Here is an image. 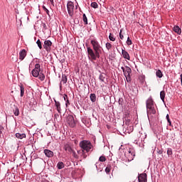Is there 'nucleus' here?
<instances>
[{"instance_id": "1", "label": "nucleus", "mask_w": 182, "mask_h": 182, "mask_svg": "<svg viewBox=\"0 0 182 182\" xmlns=\"http://www.w3.org/2000/svg\"><path fill=\"white\" fill-rule=\"evenodd\" d=\"M148 114H156V109H154V101L151 97H149L146 102Z\"/></svg>"}, {"instance_id": "2", "label": "nucleus", "mask_w": 182, "mask_h": 182, "mask_svg": "<svg viewBox=\"0 0 182 182\" xmlns=\"http://www.w3.org/2000/svg\"><path fill=\"white\" fill-rule=\"evenodd\" d=\"M91 45L92 46L93 50L97 54V58H100V53H102V46H100L99 42L96 40H92Z\"/></svg>"}, {"instance_id": "3", "label": "nucleus", "mask_w": 182, "mask_h": 182, "mask_svg": "<svg viewBox=\"0 0 182 182\" xmlns=\"http://www.w3.org/2000/svg\"><path fill=\"white\" fill-rule=\"evenodd\" d=\"M122 70L123 71V73L127 79V82L129 83V82H132V77L130 76V74L132 73V68L129 66H124L121 68Z\"/></svg>"}, {"instance_id": "4", "label": "nucleus", "mask_w": 182, "mask_h": 182, "mask_svg": "<svg viewBox=\"0 0 182 182\" xmlns=\"http://www.w3.org/2000/svg\"><path fill=\"white\" fill-rule=\"evenodd\" d=\"M80 147L83 150H86L87 152H89L93 146H92V143H90V141L84 140L80 143Z\"/></svg>"}, {"instance_id": "5", "label": "nucleus", "mask_w": 182, "mask_h": 182, "mask_svg": "<svg viewBox=\"0 0 182 182\" xmlns=\"http://www.w3.org/2000/svg\"><path fill=\"white\" fill-rule=\"evenodd\" d=\"M87 53H88V58L90 59V60H96L97 59V54L96 52H94L90 47L87 48Z\"/></svg>"}, {"instance_id": "6", "label": "nucleus", "mask_w": 182, "mask_h": 182, "mask_svg": "<svg viewBox=\"0 0 182 182\" xmlns=\"http://www.w3.org/2000/svg\"><path fill=\"white\" fill-rule=\"evenodd\" d=\"M68 12L70 16H73V11L75 9V4L72 1H68L67 4Z\"/></svg>"}, {"instance_id": "7", "label": "nucleus", "mask_w": 182, "mask_h": 182, "mask_svg": "<svg viewBox=\"0 0 182 182\" xmlns=\"http://www.w3.org/2000/svg\"><path fill=\"white\" fill-rule=\"evenodd\" d=\"M39 72H41V65L36 64L35 68L31 71L33 77H38L39 76Z\"/></svg>"}, {"instance_id": "8", "label": "nucleus", "mask_w": 182, "mask_h": 182, "mask_svg": "<svg viewBox=\"0 0 182 182\" xmlns=\"http://www.w3.org/2000/svg\"><path fill=\"white\" fill-rule=\"evenodd\" d=\"M67 123L71 127H75L76 126V122H75V117L73 115H68L67 117Z\"/></svg>"}, {"instance_id": "9", "label": "nucleus", "mask_w": 182, "mask_h": 182, "mask_svg": "<svg viewBox=\"0 0 182 182\" xmlns=\"http://www.w3.org/2000/svg\"><path fill=\"white\" fill-rule=\"evenodd\" d=\"M52 46V41L46 40L44 41L43 48L47 52H50V47Z\"/></svg>"}, {"instance_id": "10", "label": "nucleus", "mask_w": 182, "mask_h": 182, "mask_svg": "<svg viewBox=\"0 0 182 182\" xmlns=\"http://www.w3.org/2000/svg\"><path fill=\"white\" fill-rule=\"evenodd\" d=\"M139 182H147V174L146 173H140L138 176Z\"/></svg>"}, {"instance_id": "11", "label": "nucleus", "mask_w": 182, "mask_h": 182, "mask_svg": "<svg viewBox=\"0 0 182 182\" xmlns=\"http://www.w3.org/2000/svg\"><path fill=\"white\" fill-rule=\"evenodd\" d=\"M26 58V50L23 49L19 53V59L20 60H23Z\"/></svg>"}, {"instance_id": "12", "label": "nucleus", "mask_w": 182, "mask_h": 182, "mask_svg": "<svg viewBox=\"0 0 182 182\" xmlns=\"http://www.w3.org/2000/svg\"><path fill=\"white\" fill-rule=\"evenodd\" d=\"M122 55L124 59H127V60H130V55L125 50H122Z\"/></svg>"}, {"instance_id": "13", "label": "nucleus", "mask_w": 182, "mask_h": 182, "mask_svg": "<svg viewBox=\"0 0 182 182\" xmlns=\"http://www.w3.org/2000/svg\"><path fill=\"white\" fill-rule=\"evenodd\" d=\"M43 153L46 156V157H48V158H50L53 156V151L49 149H44Z\"/></svg>"}, {"instance_id": "14", "label": "nucleus", "mask_w": 182, "mask_h": 182, "mask_svg": "<svg viewBox=\"0 0 182 182\" xmlns=\"http://www.w3.org/2000/svg\"><path fill=\"white\" fill-rule=\"evenodd\" d=\"M64 150L70 154H72V151H73V149H72V147H70V145H69L68 144L64 146Z\"/></svg>"}, {"instance_id": "15", "label": "nucleus", "mask_w": 182, "mask_h": 182, "mask_svg": "<svg viewBox=\"0 0 182 182\" xmlns=\"http://www.w3.org/2000/svg\"><path fill=\"white\" fill-rule=\"evenodd\" d=\"M127 156L128 157L129 161H132V160L134 159L135 155L134 153L132 152V151L129 150Z\"/></svg>"}, {"instance_id": "16", "label": "nucleus", "mask_w": 182, "mask_h": 182, "mask_svg": "<svg viewBox=\"0 0 182 182\" xmlns=\"http://www.w3.org/2000/svg\"><path fill=\"white\" fill-rule=\"evenodd\" d=\"M173 29L176 33H178V35L181 34V28H180L178 26H174Z\"/></svg>"}, {"instance_id": "17", "label": "nucleus", "mask_w": 182, "mask_h": 182, "mask_svg": "<svg viewBox=\"0 0 182 182\" xmlns=\"http://www.w3.org/2000/svg\"><path fill=\"white\" fill-rule=\"evenodd\" d=\"M16 137H17V139H20L21 140V139H25L26 137V134H21V133H16Z\"/></svg>"}, {"instance_id": "18", "label": "nucleus", "mask_w": 182, "mask_h": 182, "mask_svg": "<svg viewBox=\"0 0 182 182\" xmlns=\"http://www.w3.org/2000/svg\"><path fill=\"white\" fill-rule=\"evenodd\" d=\"M67 82H68V77L66 76V75L63 74L61 83H63V85H65V83H67Z\"/></svg>"}, {"instance_id": "19", "label": "nucleus", "mask_w": 182, "mask_h": 182, "mask_svg": "<svg viewBox=\"0 0 182 182\" xmlns=\"http://www.w3.org/2000/svg\"><path fill=\"white\" fill-rule=\"evenodd\" d=\"M65 167V164H63V162L62 161H59L57 164V168H58V170H62V168H63Z\"/></svg>"}, {"instance_id": "20", "label": "nucleus", "mask_w": 182, "mask_h": 182, "mask_svg": "<svg viewBox=\"0 0 182 182\" xmlns=\"http://www.w3.org/2000/svg\"><path fill=\"white\" fill-rule=\"evenodd\" d=\"M160 97H161V100H162V102H164V99L166 97V92L164 90L161 91Z\"/></svg>"}, {"instance_id": "21", "label": "nucleus", "mask_w": 182, "mask_h": 182, "mask_svg": "<svg viewBox=\"0 0 182 182\" xmlns=\"http://www.w3.org/2000/svg\"><path fill=\"white\" fill-rule=\"evenodd\" d=\"M55 107H56L57 111L58 112V113H60V111H61L60 102L55 100Z\"/></svg>"}, {"instance_id": "22", "label": "nucleus", "mask_w": 182, "mask_h": 182, "mask_svg": "<svg viewBox=\"0 0 182 182\" xmlns=\"http://www.w3.org/2000/svg\"><path fill=\"white\" fill-rule=\"evenodd\" d=\"M99 79L100 80H101V82H105V79H106V74L105 73L100 74L99 76Z\"/></svg>"}, {"instance_id": "23", "label": "nucleus", "mask_w": 182, "mask_h": 182, "mask_svg": "<svg viewBox=\"0 0 182 182\" xmlns=\"http://www.w3.org/2000/svg\"><path fill=\"white\" fill-rule=\"evenodd\" d=\"M90 100L91 102H92L93 103H95V102H96V95L95 94H90Z\"/></svg>"}, {"instance_id": "24", "label": "nucleus", "mask_w": 182, "mask_h": 182, "mask_svg": "<svg viewBox=\"0 0 182 182\" xmlns=\"http://www.w3.org/2000/svg\"><path fill=\"white\" fill-rule=\"evenodd\" d=\"M38 79L40 80H41V82H43V80H45V75L42 73H40V74L38 75Z\"/></svg>"}, {"instance_id": "25", "label": "nucleus", "mask_w": 182, "mask_h": 182, "mask_svg": "<svg viewBox=\"0 0 182 182\" xmlns=\"http://www.w3.org/2000/svg\"><path fill=\"white\" fill-rule=\"evenodd\" d=\"M20 90H21V97H23V95L25 93V87H23V85H21Z\"/></svg>"}, {"instance_id": "26", "label": "nucleus", "mask_w": 182, "mask_h": 182, "mask_svg": "<svg viewBox=\"0 0 182 182\" xmlns=\"http://www.w3.org/2000/svg\"><path fill=\"white\" fill-rule=\"evenodd\" d=\"M156 75L159 78L163 77V73H161V70H158L156 73Z\"/></svg>"}, {"instance_id": "27", "label": "nucleus", "mask_w": 182, "mask_h": 182, "mask_svg": "<svg viewBox=\"0 0 182 182\" xmlns=\"http://www.w3.org/2000/svg\"><path fill=\"white\" fill-rule=\"evenodd\" d=\"M82 20L85 25H87V17L86 16V14L82 15Z\"/></svg>"}, {"instance_id": "28", "label": "nucleus", "mask_w": 182, "mask_h": 182, "mask_svg": "<svg viewBox=\"0 0 182 182\" xmlns=\"http://www.w3.org/2000/svg\"><path fill=\"white\" fill-rule=\"evenodd\" d=\"M109 41H112V42H114V41H116L114 36H113V34H112V33H109Z\"/></svg>"}, {"instance_id": "29", "label": "nucleus", "mask_w": 182, "mask_h": 182, "mask_svg": "<svg viewBox=\"0 0 182 182\" xmlns=\"http://www.w3.org/2000/svg\"><path fill=\"white\" fill-rule=\"evenodd\" d=\"M91 6L92 8H94L95 9H96L99 6V5H97V2H92L91 4Z\"/></svg>"}, {"instance_id": "30", "label": "nucleus", "mask_w": 182, "mask_h": 182, "mask_svg": "<svg viewBox=\"0 0 182 182\" xmlns=\"http://www.w3.org/2000/svg\"><path fill=\"white\" fill-rule=\"evenodd\" d=\"M36 44L38 45L39 49H42V42H41V40H38L36 41Z\"/></svg>"}, {"instance_id": "31", "label": "nucleus", "mask_w": 182, "mask_h": 182, "mask_svg": "<svg viewBox=\"0 0 182 182\" xmlns=\"http://www.w3.org/2000/svg\"><path fill=\"white\" fill-rule=\"evenodd\" d=\"M99 161H101V162H104V161H106V156H101L100 158H99Z\"/></svg>"}, {"instance_id": "32", "label": "nucleus", "mask_w": 182, "mask_h": 182, "mask_svg": "<svg viewBox=\"0 0 182 182\" xmlns=\"http://www.w3.org/2000/svg\"><path fill=\"white\" fill-rule=\"evenodd\" d=\"M112 170V166L110 165H107V166L105 168V172L107 173H109V172Z\"/></svg>"}, {"instance_id": "33", "label": "nucleus", "mask_w": 182, "mask_h": 182, "mask_svg": "<svg viewBox=\"0 0 182 182\" xmlns=\"http://www.w3.org/2000/svg\"><path fill=\"white\" fill-rule=\"evenodd\" d=\"M166 120L169 123V126H171V120H170V115L168 114H166Z\"/></svg>"}, {"instance_id": "34", "label": "nucleus", "mask_w": 182, "mask_h": 182, "mask_svg": "<svg viewBox=\"0 0 182 182\" xmlns=\"http://www.w3.org/2000/svg\"><path fill=\"white\" fill-rule=\"evenodd\" d=\"M14 114L15 116H19V109L18 107H16L14 110Z\"/></svg>"}, {"instance_id": "35", "label": "nucleus", "mask_w": 182, "mask_h": 182, "mask_svg": "<svg viewBox=\"0 0 182 182\" xmlns=\"http://www.w3.org/2000/svg\"><path fill=\"white\" fill-rule=\"evenodd\" d=\"M105 46L107 50H110V48H112V45L110 44V43H107Z\"/></svg>"}, {"instance_id": "36", "label": "nucleus", "mask_w": 182, "mask_h": 182, "mask_svg": "<svg viewBox=\"0 0 182 182\" xmlns=\"http://www.w3.org/2000/svg\"><path fill=\"white\" fill-rule=\"evenodd\" d=\"M127 45H128V46L132 45V40L130 39L129 37L127 38Z\"/></svg>"}, {"instance_id": "37", "label": "nucleus", "mask_w": 182, "mask_h": 182, "mask_svg": "<svg viewBox=\"0 0 182 182\" xmlns=\"http://www.w3.org/2000/svg\"><path fill=\"white\" fill-rule=\"evenodd\" d=\"M167 154L168 156H171V154H173V151L171 150V149H168L167 150Z\"/></svg>"}, {"instance_id": "38", "label": "nucleus", "mask_w": 182, "mask_h": 182, "mask_svg": "<svg viewBox=\"0 0 182 182\" xmlns=\"http://www.w3.org/2000/svg\"><path fill=\"white\" fill-rule=\"evenodd\" d=\"M71 153L73 154V157H75V159H77V154H76V152L74 151V150H73V151H71Z\"/></svg>"}, {"instance_id": "39", "label": "nucleus", "mask_w": 182, "mask_h": 182, "mask_svg": "<svg viewBox=\"0 0 182 182\" xmlns=\"http://www.w3.org/2000/svg\"><path fill=\"white\" fill-rule=\"evenodd\" d=\"M43 9L45 11V12H46L48 15H49V10H48L45 6H43Z\"/></svg>"}, {"instance_id": "40", "label": "nucleus", "mask_w": 182, "mask_h": 182, "mask_svg": "<svg viewBox=\"0 0 182 182\" xmlns=\"http://www.w3.org/2000/svg\"><path fill=\"white\" fill-rule=\"evenodd\" d=\"M119 38H120V39H122V41H123V39H124V36H123V34H122V31L119 33Z\"/></svg>"}, {"instance_id": "41", "label": "nucleus", "mask_w": 182, "mask_h": 182, "mask_svg": "<svg viewBox=\"0 0 182 182\" xmlns=\"http://www.w3.org/2000/svg\"><path fill=\"white\" fill-rule=\"evenodd\" d=\"M68 105H70L68 100H67V101H66V106H68Z\"/></svg>"}, {"instance_id": "42", "label": "nucleus", "mask_w": 182, "mask_h": 182, "mask_svg": "<svg viewBox=\"0 0 182 182\" xmlns=\"http://www.w3.org/2000/svg\"><path fill=\"white\" fill-rule=\"evenodd\" d=\"M48 1H50V4H51L52 5H53V0H48Z\"/></svg>"}, {"instance_id": "43", "label": "nucleus", "mask_w": 182, "mask_h": 182, "mask_svg": "<svg viewBox=\"0 0 182 182\" xmlns=\"http://www.w3.org/2000/svg\"><path fill=\"white\" fill-rule=\"evenodd\" d=\"M1 130H4V127L0 126V133H1Z\"/></svg>"}, {"instance_id": "44", "label": "nucleus", "mask_w": 182, "mask_h": 182, "mask_svg": "<svg viewBox=\"0 0 182 182\" xmlns=\"http://www.w3.org/2000/svg\"><path fill=\"white\" fill-rule=\"evenodd\" d=\"M64 100H66V97H64Z\"/></svg>"}]
</instances>
